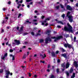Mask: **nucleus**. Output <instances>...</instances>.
<instances>
[{
    "mask_svg": "<svg viewBox=\"0 0 78 78\" xmlns=\"http://www.w3.org/2000/svg\"><path fill=\"white\" fill-rule=\"evenodd\" d=\"M67 25L68 27L65 26L64 27V30L65 31H69V32H71L72 33H73V27L70 25L69 23H68Z\"/></svg>",
    "mask_w": 78,
    "mask_h": 78,
    "instance_id": "obj_1",
    "label": "nucleus"
},
{
    "mask_svg": "<svg viewBox=\"0 0 78 78\" xmlns=\"http://www.w3.org/2000/svg\"><path fill=\"white\" fill-rule=\"evenodd\" d=\"M70 14V12H68L67 13L66 17H68V20L70 22H73V20L72 19V18H73V17L71 15L69 16Z\"/></svg>",
    "mask_w": 78,
    "mask_h": 78,
    "instance_id": "obj_2",
    "label": "nucleus"
},
{
    "mask_svg": "<svg viewBox=\"0 0 78 78\" xmlns=\"http://www.w3.org/2000/svg\"><path fill=\"white\" fill-rule=\"evenodd\" d=\"M63 37L62 36H58L57 37H51V39H55L54 41V42H56L57 41H58V40H59V39H61Z\"/></svg>",
    "mask_w": 78,
    "mask_h": 78,
    "instance_id": "obj_3",
    "label": "nucleus"
},
{
    "mask_svg": "<svg viewBox=\"0 0 78 78\" xmlns=\"http://www.w3.org/2000/svg\"><path fill=\"white\" fill-rule=\"evenodd\" d=\"M14 42L16 43H13L12 44L13 45H19L20 44V41L19 40H14Z\"/></svg>",
    "mask_w": 78,
    "mask_h": 78,
    "instance_id": "obj_4",
    "label": "nucleus"
},
{
    "mask_svg": "<svg viewBox=\"0 0 78 78\" xmlns=\"http://www.w3.org/2000/svg\"><path fill=\"white\" fill-rule=\"evenodd\" d=\"M48 41H49L50 42L51 41V39L50 38V37H48V38H46L45 39V43L46 44H47L48 43Z\"/></svg>",
    "mask_w": 78,
    "mask_h": 78,
    "instance_id": "obj_5",
    "label": "nucleus"
},
{
    "mask_svg": "<svg viewBox=\"0 0 78 78\" xmlns=\"http://www.w3.org/2000/svg\"><path fill=\"white\" fill-rule=\"evenodd\" d=\"M5 75H6L5 76V78H8L9 77V75L10 73V71H9V70H5Z\"/></svg>",
    "mask_w": 78,
    "mask_h": 78,
    "instance_id": "obj_6",
    "label": "nucleus"
},
{
    "mask_svg": "<svg viewBox=\"0 0 78 78\" xmlns=\"http://www.w3.org/2000/svg\"><path fill=\"white\" fill-rule=\"evenodd\" d=\"M66 9L67 10H69V11H72L73 9L69 5H67L66 6Z\"/></svg>",
    "mask_w": 78,
    "mask_h": 78,
    "instance_id": "obj_7",
    "label": "nucleus"
},
{
    "mask_svg": "<svg viewBox=\"0 0 78 78\" xmlns=\"http://www.w3.org/2000/svg\"><path fill=\"white\" fill-rule=\"evenodd\" d=\"M62 56H63L65 58H66V59H67V54L66 53H64L62 54L61 55Z\"/></svg>",
    "mask_w": 78,
    "mask_h": 78,
    "instance_id": "obj_8",
    "label": "nucleus"
},
{
    "mask_svg": "<svg viewBox=\"0 0 78 78\" xmlns=\"http://www.w3.org/2000/svg\"><path fill=\"white\" fill-rule=\"evenodd\" d=\"M74 66L76 67V68H77L78 67V63H77V62L76 61H75L74 62Z\"/></svg>",
    "mask_w": 78,
    "mask_h": 78,
    "instance_id": "obj_9",
    "label": "nucleus"
},
{
    "mask_svg": "<svg viewBox=\"0 0 78 78\" xmlns=\"http://www.w3.org/2000/svg\"><path fill=\"white\" fill-rule=\"evenodd\" d=\"M70 66V64L69 62H67L66 64V69H68Z\"/></svg>",
    "mask_w": 78,
    "mask_h": 78,
    "instance_id": "obj_10",
    "label": "nucleus"
},
{
    "mask_svg": "<svg viewBox=\"0 0 78 78\" xmlns=\"http://www.w3.org/2000/svg\"><path fill=\"white\" fill-rule=\"evenodd\" d=\"M40 56H42L43 57V59H44L45 58H46V55H45V54H44V56L42 54H40Z\"/></svg>",
    "mask_w": 78,
    "mask_h": 78,
    "instance_id": "obj_11",
    "label": "nucleus"
},
{
    "mask_svg": "<svg viewBox=\"0 0 78 78\" xmlns=\"http://www.w3.org/2000/svg\"><path fill=\"white\" fill-rule=\"evenodd\" d=\"M66 63H65V62H64L63 63H62L61 65V67H63V69H64V68H65V67H66V66H65V64Z\"/></svg>",
    "mask_w": 78,
    "mask_h": 78,
    "instance_id": "obj_12",
    "label": "nucleus"
},
{
    "mask_svg": "<svg viewBox=\"0 0 78 78\" xmlns=\"http://www.w3.org/2000/svg\"><path fill=\"white\" fill-rule=\"evenodd\" d=\"M51 54L52 55V56L55 57V56H56L55 53V52H54V51H52V52L51 53Z\"/></svg>",
    "mask_w": 78,
    "mask_h": 78,
    "instance_id": "obj_13",
    "label": "nucleus"
},
{
    "mask_svg": "<svg viewBox=\"0 0 78 78\" xmlns=\"http://www.w3.org/2000/svg\"><path fill=\"white\" fill-rule=\"evenodd\" d=\"M68 48H73L72 47V46L71 45V44H68Z\"/></svg>",
    "mask_w": 78,
    "mask_h": 78,
    "instance_id": "obj_14",
    "label": "nucleus"
},
{
    "mask_svg": "<svg viewBox=\"0 0 78 78\" xmlns=\"http://www.w3.org/2000/svg\"><path fill=\"white\" fill-rule=\"evenodd\" d=\"M75 77V73H73V75L71 76V78H74Z\"/></svg>",
    "mask_w": 78,
    "mask_h": 78,
    "instance_id": "obj_15",
    "label": "nucleus"
},
{
    "mask_svg": "<svg viewBox=\"0 0 78 78\" xmlns=\"http://www.w3.org/2000/svg\"><path fill=\"white\" fill-rule=\"evenodd\" d=\"M39 42L40 43H42V42H44V40L42 39H40Z\"/></svg>",
    "mask_w": 78,
    "mask_h": 78,
    "instance_id": "obj_16",
    "label": "nucleus"
},
{
    "mask_svg": "<svg viewBox=\"0 0 78 78\" xmlns=\"http://www.w3.org/2000/svg\"><path fill=\"white\" fill-rule=\"evenodd\" d=\"M66 76H67L68 77H69V73L68 71H66Z\"/></svg>",
    "mask_w": 78,
    "mask_h": 78,
    "instance_id": "obj_17",
    "label": "nucleus"
},
{
    "mask_svg": "<svg viewBox=\"0 0 78 78\" xmlns=\"http://www.w3.org/2000/svg\"><path fill=\"white\" fill-rule=\"evenodd\" d=\"M73 69L71 68L70 69L69 72L70 73H72V72H73Z\"/></svg>",
    "mask_w": 78,
    "mask_h": 78,
    "instance_id": "obj_18",
    "label": "nucleus"
},
{
    "mask_svg": "<svg viewBox=\"0 0 78 78\" xmlns=\"http://www.w3.org/2000/svg\"><path fill=\"white\" fill-rule=\"evenodd\" d=\"M69 44H66V43L65 44H64V47H66V48H67V47H68V45Z\"/></svg>",
    "mask_w": 78,
    "mask_h": 78,
    "instance_id": "obj_19",
    "label": "nucleus"
},
{
    "mask_svg": "<svg viewBox=\"0 0 78 78\" xmlns=\"http://www.w3.org/2000/svg\"><path fill=\"white\" fill-rule=\"evenodd\" d=\"M23 26H22L20 27V30H19V31H23Z\"/></svg>",
    "mask_w": 78,
    "mask_h": 78,
    "instance_id": "obj_20",
    "label": "nucleus"
},
{
    "mask_svg": "<svg viewBox=\"0 0 78 78\" xmlns=\"http://www.w3.org/2000/svg\"><path fill=\"white\" fill-rule=\"evenodd\" d=\"M50 78H55V76H54V75H52L51 76Z\"/></svg>",
    "mask_w": 78,
    "mask_h": 78,
    "instance_id": "obj_21",
    "label": "nucleus"
},
{
    "mask_svg": "<svg viewBox=\"0 0 78 78\" xmlns=\"http://www.w3.org/2000/svg\"><path fill=\"white\" fill-rule=\"evenodd\" d=\"M59 5L62 8H64V6L61 4H60Z\"/></svg>",
    "mask_w": 78,
    "mask_h": 78,
    "instance_id": "obj_22",
    "label": "nucleus"
},
{
    "mask_svg": "<svg viewBox=\"0 0 78 78\" xmlns=\"http://www.w3.org/2000/svg\"><path fill=\"white\" fill-rule=\"evenodd\" d=\"M56 72H57V73H59V68H58L56 69Z\"/></svg>",
    "mask_w": 78,
    "mask_h": 78,
    "instance_id": "obj_23",
    "label": "nucleus"
},
{
    "mask_svg": "<svg viewBox=\"0 0 78 78\" xmlns=\"http://www.w3.org/2000/svg\"><path fill=\"white\" fill-rule=\"evenodd\" d=\"M50 68H51V66H50V64H49L48 66V69H49Z\"/></svg>",
    "mask_w": 78,
    "mask_h": 78,
    "instance_id": "obj_24",
    "label": "nucleus"
},
{
    "mask_svg": "<svg viewBox=\"0 0 78 78\" xmlns=\"http://www.w3.org/2000/svg\"><path fill=\"white\" fill-rule=\"evenodd\" d=\"M51 30H48L46 32V34H47L48 33H51Z\"/></svg>",
    "mask_w": 78,
    "mask_h": 78,
    "instance_id": "obj_25",
    "label": "nucleus"
},
{
    "mask_svg": "<svg viewBox=\"0 0 78 78\" xmlns=\"http://www.w3.org/2000/svg\"><path fill=\"white\" fill-rule=\"evenodd\" d=\"M61 17L63 18V19H64L65 17V14H63L61 16Z\"/></svg>",
    "mask_w": 78,
    "mask_h": 78,
    "instance_id": "obj_26",
    "label": "nucleus"
},
{
    "mask_svg": "<svg viewBox=\"0 0 78 78\" xmlns=\"http://www.w3.org/2000/svg\"><path fill=\"white\" fill-rule=\"evenodd\" d=\"M58 23H61V24H63V23H62V21H58Z\"/></svg>",
    "mask_w": 78,
    "mask_h": 78,
    "instance_id": "obj_27",
    "label": "nucleus"
},
{
    "mask_svg": "<svg viewBox=\"0 0 78 78\" xmlns=\"http://www.w3.org/2000/svg\"><path fill=\"white\" fill-rule=\"evenodd\" d=\"M61 50H62V52H65V51H66L65 50H64V48H62V49H61Z\"/></svg>",
    "mask_w": 78,
    "mask_h": 78,
    "instance_id": "obj_28",
    "label": "nucleus"
},
{
    "mask_svg": "<svg viewBox=\"0 0 78 78\" xmlns=\"http://www.w3.org/2000/svg\"><path fill=\"white\" fill-rule=\"evenodd\" d=\"M59 5H58L56 7V9H58L59 8Z\"/></svg>",
    "mask_w": 78,
    "mask_h": 78,
    "instance_id": "obj_29",
    "label": "nucleus"
},
{
    "mask_svg": "<svg viewBox=\"0 0 78 78\" xmlns=\"http://www.w3.org/2000/svg\"><path fill=\"white\" fill-rule=\"evenodd\" d=\"M23 59H25L26 58V54H24L23 56Z\"/></svg>",
    "mask_w": 78,
    "mask_h": 78,
    "instance_id": "obj_30",
    "label": "nucleus"
},
{
    "mask_svg": "<svg viewBox=\"0 0 78 78\" xmlns=\"http://www.w3.org/2000/svg\"><path fill=\"white\" fill-rule=\"evenodd\" d=\"M5 56H4L2 57L1 59H3V60H5Z\"/></svg>",
    "mask_w": 78,
    "mask_h": 78,
    "instance_id": "obj_31",
    "label": "nucleus"
},
{
    "mask_svg": "<svg viewBox=\"0 0 78 78\" xmlns=\"http://www.w3.org/2000/svg\"><path fill=\"white\" fill-rule=\"evenodd\" d=\"M12 57V60L14 61L15 59V56L14 55H13Z\"/></svg>",
    "mask_w": 78,
    "mask_h": 78,
    "instance_id": "obj_32",
    "label": "nucleus"
},
{
    "mask_svg": "<svg viewBox=\"0 0 78 78\" xmlns=\"http://www.w3.org/2000/svg\"><path fill=\"white\" fill-rule=\"evenodd\" d=\"M3 72V69H2L1 70H0V73H2Z\"/></svg>",
    "mask_w": 78,
    "mask_h": 78,
    "instance_id": "obj_33",
    "label": "nucleus"
},
{
    "mask_svg": "<svg viewBox=\"0 0 78 78\" xmlns=\"http://www.w3.org/2000/svg\"><path fill=\"white\" fill-rule=\"evenodd\" d=\"M45 20H46L47 21H49V20H50V18H48L46 19Z\"/></svg>",
    "mask_w": 78,
    "mask_h": 78,
    "instance_id": "obj_34",
    "label": "nucleus"
},
{
    "mask_svg": "<svg viewBox=\"0 0 78 78\" xmlns=\"http://www.w3.org/2000/svg\"><path fill=\"white\" fill-rule=\"evenodd\" d=\"M21 16H22V14H20V13H19V14L18 16V18H19V17H20Z\"/></svg>",
    "mask_w": 78,
    "mask_h": 78,
    "instance_id": "obj_35",
    "label": "nucleus"
},
{
    "mask_svg": "<svg viewBox=\"0 0 78 78\" xmlns=\"http://www.w3.org/2000/svg\"><path fill=\"white\" fill-rule=\"evenodd\" d=\"M1 33H4V30L3 29H2L1 30Z\"/></svg>",
    "mask_w": 78,
    "mask_h": 78,
    "instance_id": "obj_36",
    "label": "nucleus"
},
{
    "mask_svg": "<svg viewBox=\"0 0 78 78\" xmlns=\"http://www.w3.org/2000/svg\"><path fill=\"white\" fill-rule=\"evenodd\" d=\"M60 62H61V60H60V59H58L57 60L58 63H59Z\"/></svg>",
    "mask_w": 78,
    "mask_h": 78,
    "instance_id": "obj_37",
    "label": "nucleus"
},
{
    "mask_svg": "<svg viewBox=\"0 0 78 78\" xmlns=\"http://www.w3.org/2000/svg\"><path fill=\"white\" fill-rule=\"evenodd\" d=\"M3 11H6V10H7V9H5V8H3L2 9Z\"/></svg>",
    "mask_w": 78,
    "mask_h": 78,
    "instance_id": "obj_38",
    "label": "nucleus"
},
{
    "mask_svg": "<svg viewBox=\"0 0 78 78\" xmlns=\"http://www.w3.org/2000/svg\"><path fill=\"white\" fill-rule=\"evenodd\" d=\"M31 1H32V0H26V2H30Z\"/></svg>",
    "mask_w": 78,
    "mask_h": 78,
    "instance_id": "obj_39",
    "label": "nucleus"
},
{
    "mask_svg": "<svg viewBox=\"0 0 78 78\" xmlns=\"http://www.w3.org/2000/svg\"><path fill=\"white\" fill-rule=\"evenodd\" d=\"M9 51H10V53H12V52H13V50L10 49Z\"/></svg>",
    "mask_w": 78,
    "mask_h": 78,
    "instance_id": "obj_40",
    "label": "nucleus"
},
{
    "mask_svg": "<svg viewBox=\"0 0 78 78\" xmlns=\"http://www.w3.org/2000/svg\"><path fill=\"white\" fill-rule=\"evenodd\" d=\"M7 56H8V54L6 53L4 55V56L5 57H6Z\"/></svg>",
    "mask_w": 78,
    "mask_h": 78,
    "instance_id": "obj_41",
    "label": "nucleus"
},
{
    "mask_svg": "<svg viewBox=\"0 0 78 78\" xmlns=\"http://www.w3.org/2000/svg\"><path fill=\"white\" fill-rule=\"evenodd\" d=\"M41 34H40L39 33H37V35L36 36H41Z\"/></svg>",
    "mask_w": 78,
    "mask_h": 78,
    "instance_id": "obj_42",
    "label": "nucleus"
},
{
    "mask_svg": "<svg viewBox=\"0 0 78 78\" xmlns=\"http://www.w3.org/2000/svg\"><path fill=\"white\" fill-rule=\"evenodd\" d=\"M33 2H31L30 3H29V4L30 5H33Z\"/></svg>",
    "mask_w": 78,
    "mask_h": 78,
    "instance_id": "obj_43",
    "label": "nucleus"
},
{
    "mask_svg": "<svg viewBox=\"0 0 78 78\" xmlns=\"http://www.w3.org/2000/svg\"><path fill=\"white\" fill-rule=\"evenodd\" d=\"M58 53H59V51H57L55 52V54H58Z\"/></svg>",
    "mask_w": 78,
    "mask_h": 78,
    "instance_id": "obj_44",
    "label": "nucleus"
},
{
    "mask_svg": "<svg viewBox=\"0 0 78 78\" xmlns=\"http://www.w3.org/2000/svg\"><path fill=\"white\" fill-rule=\"evenodd\" d=\"M52 48H53L54 49V48H55V45H53L52 47Z\"/></svg>",
    "mask_w": 78,
    "mask_h": 78,
    "instance_id": "obj_45",
    "label": "nucleus"
},
{
    "mask_svg": "<svg viewBox=\"0 0 78 78\" xmlns=\"http://www.w3.org/2000/svg\"><path fill=\"white\" fill-rule=\"evenodd\" d=\"M31 34L33 36H34V33L33 32H31Z\"/></svg>",
    "mask_w": 78,
    "mask_h": 78,
    "instance_id": "obj_46",
    "label": "nucleus"
},
{
    "mask_svg": "<svg viewBox=\"0 0 78 78\" xmlns=\"http://www.w3.org/2000/svg\"><path fill=\"white\" fill-rule=\"evenodd\" d=\"M20 3L22 4L23 2V0H21V1H20Z\"/></svg>",
    "mask_w": 78,
    "mask_h": 78,
    "instance_id": "obj_47",
    "label": "nucleus"
},
{
    "mask_svg": "<svg viewBox=\"0 0 78 78\" xmlns=\"http://www.w3.org/2000/svg\"><path fill=\"white\" fill-rule=\"evenodd\" d=\"M57 28H61V27L59 25H58L57 26Z\"/></svg>",
    "mask_w": 78,
    "mask_h": 78,
    "instance_id": "obj_48",
    "label": "nucleus"
},
{
    "mask_svg": "<svg viewBox=\"0 0 78 78\" xmlns=\"http://www.w3.org/2000/svg\"><path fill=\"white\" fill-rule=\"evenodd\" d=\"M29 76L30 77H31V74L29 73Z\"/></svg>",
    "mask_w": 78,
    "mask_h": 78,
    "instance_id": "obj_49",
    "label": "nucleus"
},
{
    "mask_svg": "<svg viewBox=\"0 0 78 78\" xmlns=\"http://www.w3.org/2000/svg\"><path fill=\"white\" fill-rule=\"evenodd\" d=\"M47 72H50V70L49 69H48L47 70Z\"/></svg>",
    "mask_w": 78,
    "mask_h": 78,
    "instance_id": "obj_50",
    "label": "nucleus"
},
{
    "mask_svg": "<svg viewBox=\"0 0 78 78\" xmlns=\"http://www.w3.org/2000/svg\"><path fill=\"white\" fill-rule=\"evenodd\" d=\"M11 1H9V2H8V5H10L11 4Z\"/></svg>",
    "mask_w": 78,
    "mask_h": 78,
    "instance_id": "obj_51",
    "label": "nucleus"
},
{
    "mask_svg": "<svg viewBox=\"0 0 78 78\" xmlns=\"http://www.w3.org/2000/svg\"><path fill=\"white\" fill-rule=\"evenodd\" d=\"M19 27H16V30H19Z\"/></svg>",
    "mask_w": 78,
    "mask_h": 78,
    "instance_id": "obj_52",
    "label": "nucleus"
},
{
    "mask_svg": "<svg viewBox=\"0 0 78 78\" xmlns=\"http://www.w3.org/2000/svg\"><path fill=\"white\" fill-rule=\"evenodd\" d=\"M45 18V16H42V19H44Z\"/></svg>",
    "mask_w": 78,
    "mask_h": 78,
    "instance_id": "obj_53",
    "label": "nucleus"
},
{
    "mask_svg": "<svg viewBox=\"0 0 78 78\" xmlns=\"http://www.w3.org/2000/svg\"><path fill=\"white\" fill-rule=\"evenodd\" d=\"M40 62H41L43 63V64H44L45 63V61H41Z\"/></svg>",
    "mask_w": 78,
    "mask_h": 78,
    "instance_id": "obj_54",
    "label": "nucleus"
},
{
    "mask_svg": "<svg viewBox=\"0 0 78 78\" xmlns=\"http://www.w3.org/2000/svg\"><path fill=\"white\" fill-rule=\"evenodd\" d=\"M37 20H33V21L34 22H37Z\"/></svg>",
    "mask_w": 78,
    "mask_h": 78,
    "instance_id": "obj_55",
    "label": "nucleus"
},
{
    "mask_svg": "<svg viewBox=\"0 0 78 78\" xmlns=\"http://www.w3.org/2000/svg\"><path fill=\"white\" fill-rule=\"evenodd\" d=\"M76 6L77 7H78V3L76 4Z\"/></svg>",
    "mask_w": 78,
    "mask_h": 78,
    "instance_id": "obj_56",
    "label": "nucleus"
},
{
    "mask_svg": "<svg viewBox=\"0 0 78 78\" xmlns=\"http://www.w3.org/2000/svg\"><path fill=\"white\" fill-rule=\"evenodd\" d=\"M28 34V33H24V34H25V35H27V34Z\"/></svg>",
    "mask_w": 78,
    "mask_h": 78,
    "instance_id": "obj_57",
    "label": "nucleus"
},
{
    "mask_svg": "<svg viewBox=\"0 0 78 78\" xmlns=\"http://www.w3.org/2000/svg\"><path fill=\"white\" fill-rule=\"evenodd\" d=\"M43 22H44V23H46L47 22V20H45Z\"/></svg>",
    "mask_w": 78,
    "mask_h": 78,
    "instance_id": "obj_58",
    "label": "nucleus"
},
{
    "mask_svg": "<svg viewBox=\"0 0 78 78\" xmlns=\"http://www.w3.org/2000/svg\"><path fill=\"white\" fill-rule=\"evenodd\" d=\"M42 25H45V23H44V22H42Z\"/></svg>",
    "mask_w": 78,
    "mask_h": 78,
    "instance_id": "obj_59",
    "label": "nucleus"
},
{
    "mask_svg": "<svg viewBox=\"0 0 78 78\" xmlns=\"http://www.w3.org/2000/svg\"><path fill=\"white\" fill-rule=\"evenodd\" d=\"M75 34H76V35H77V34H78V31H77L75 33Z\"/></svg>",
    "mask_w": 78,
    "mask_h": 78,
    "instance_id": "obj_60",
    "label": "nucleus"
},
{
    "mask_svg": "<svg viewBox=\"0 0 78 78\" xmlns=\"http://www.w3.org/2000/svg\"><path fill=\"white\" fill-rule=\"evenodd\" d=\"M48 23H47L45 24V26H48Z\"/></svg>",
    "mask_w": 78,
    "mask_h": 78,
    "instance_id": "obj_61",
    "label": "nucleus"
},
{
    "mask_svg": "<svg viewBox=\"0 0 78 78\" xmlns=\"http://www.w3.org/2000/svg\"><path fill=\"white\" fill-rule=\"evenodd\" d=\"M27 8H30V5H27Z\"/></svg>",
    "mask_w": 78,
    "mask_h": 78,
    "instance_id": "obj_62",
    "label": "nucleus"
},
{
    "mask_svg": "<svg viewBox=\"0 0 78 78\" xmlns=\"http://www.w3.org/2000/svg\"><path fill=\"white\" fill-rule=\"evenodd\" d=\"M5 19H7V20H8V19H9V18H8V17H7L5 18Z\"/></svg>",
    "mask_w": 78,
    "mask_h": 78,
    "instance_id": "obj_63",
    "label": "nucleus"
},
{
    "mask_svg": "<svg viewBox=\"0 0 78 78\" xmlns=\"http://www.w3.org/2000/svg\"><path fill=\"white\" fill-rule=\"evenodd\" d=\"M37 10H35V11H34V13H37Z\"/></svg>",
    "mask_w": 78,
    "mask_h": 78,
    "instance_id": "obj_64",
    "label": "nucleus"
}]
</instances>
